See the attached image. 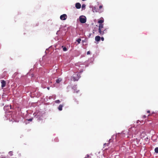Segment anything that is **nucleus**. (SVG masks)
Returning a JSON list of instances; mask_svg holds the SVG:
<instances>
[{
  "mask_svg": "<svg viewBox=\"0 0 158 158\" xmlns=\"http://www.w3.org/2000/svg\"><path fill=\"white\" fill-rule=\"evenodd\" d=\"M96 157L98 158V156H96Z\"/></svg>",
  "mask_w": 158,
  "mask_h": 158,
  "instance_id": "393cba45",
  "label": "nucleus"
},
{
  "mask_svg": "<svg viewBox=\"0 0 158 158\" xmlns=\"http://www.w3.org/2000/svg\"><path fill=\"white\" fill-rule=\"evenodd\" d=\"M49 89H50V88L49 87H47V89H48V90H49Z\"/></svg>",
  "mask_w": 158,
  "mask_h": 158,
  "instance_id": "5701e85b",
  "label": "nucleus"
},
{
  "mask_svg": "<svg viewBox=\"0 0 158 158\" xmlns=\"http://www.w3.org/2000/svg\"><path fill=\"white\" fill-rule=\"evenodd\" d=\"M76 92L77 93H78V92L77 91H76Z\"/></svg>",
  "mask_w": 158,
  "mask_h": 158,
  "instance_id": "a878e982",
  "label": "nucleus"
},
{
  "mask_svg": "<svg viewBox=\"0 0 158 158\" xmlns=\"http://www.w3.org/2000/svg\"><path fill=\"white\" fill-rule=\"evenodd\" d=\"M63 50L64 51H66L67 50V48L65 47H64L63 48Z\"/></svg>",
  "mask_w": 158,
  "mask_h": 158,
  "instance_id": "4468645a",
  "label": "nucleus"
},
{
  "mask_svg": "<svg viewBox=\"0 0 158 158\" xmlns=\"http://www.w3.org/2000/svg\"><path fill=\"white\" fill-rule=\"evenodd\" d=\"M80 77V74L79 73L75 74L73 75L72 79L74 81H77Z\"/></svg>",
  "mask_w": 158,
  "mask_h": 158,
  "instance_id": "f03ea898",
  "label": "nucleus"
},
{
  "mask_svg": "<svg viewBox=\"0 0 158 158\" xmlns=\"http://www.w3.org/2000/svg\"><path fill=\"white\" fill-rule=\"evenodd\" d=\"M1 87L2 88H3L5 87L6 85V82L4 80H2L1 81Z\"/></svg>",
  "mask_w": 158,
  "mask_h": 158,
  "instance_id": "39448f33",
  "label": "nucleus"
},
{
  "mask_svg": "<svg viewBox=\"0 0 158 158\" xmlns=\"http://www.w3.org/2000/svg\"><path fill=\"white\" fill-rule=\"evenodd\" d=\"M101 40L102 41H103L104 40V39L103 37H102L101 38Z\"/></svg>",
  "mask_w": 158,
  "mask_h": 158,
  "instance_id": "6ab92c4d",
  "label": "nucleus"
},
{
  "mask_svg": "<svg viewBox=\"0 0 158 158\" xmlns=\"http://www.w3.org/2000/svg\"><path fill=\"white\" fill-rule=\"evenodd\" d=\"M1 158H5V157H2Z\"/></svg>",
  "mask_w": 158,
  "mask_h": 158,
  "instance_id": "bb28decb",
  "label": "nucleus"
},
{
  "mask_svg": "<svg viewBox=\"0 0 158 158\" xmlns=\"http://www.w3.org/2000/svg\"><path fill=\"white\" fill-rule=\"evenodd\" d=\"M147 112L148 113H150V111L149 110H148Z\"/></svg>",
  "mask_w": 158,
  "mask_h": 158,
  "instance_id": "4be33fe9",
  "label": "nucleus"
},
{
  "mask_svg": "<svg viewBox=\"0 0 158 158\" xmlns=\"http://www.w3.org/2000/svg\"><path fill=\"white\" fill-rule=\"evenodd\" d=\"M104 22V19L102 17L101 18V19L98 20V23H99L98 26V32L99 33V35H103L104 34L106 33V29H105L103 31H102V28H103L104 25L102 23Z\"/></svg>",
  "mask_w": 158,
  "mask_h": 158,
  "instance_id": "f257e3e1",
  "label": "nucleus"
},
{
  "mask_svg": "<svg viewBox=\"0 0 158 158\" xmlns=\"http://www.w3.org/2000/svg\"><path fill=\"white\" fill-rule=\"evenodd\" d=\"M146 116L145 115H144L143 117V118H146Z\"/></svg>",
  "mask_w": 158,
  "mask_h": 158,
  "instance_id": "aec40b11",
  "label": "nucleus"
},
{
  "mask_svg": "<svg viewBox=\"0 0 158 158\" xmlns=\"http://www.w3.org/2000/svg\"><path fill=\"white\" fill-rule=\"evenodd\" d=\"M102 5H100L99 6V10L98 11H97V12H98L99 13H101L103 11V10H100V9H102ZM96 12H97V11H96Z\"/></svg>",
  "mask_w": 158,
  "mask_h": 158,
  "instance_id": "0eeeda50",
  "label": "nucleus"
},
{
  "mask_svg": "<svg viewBox=\"0 0 158 158\" xmlns=\"http://www.w3.org/2000/svg\"><path fill=\"white\" fill-rule=\"evenodd\" d=\"M33 120V118H30V119H27V120L28 121H31Z\"/></svg>",
  "mask_w": 158,
  "mask_h": 158,
  "instance_id": "f3484780",
  "label": "nucleus"
},
{
  "mask_svg": "<svg viewBox=\"0 0 158 158\" xmlns=\"http://www.w3.org/2000/svg\"><path fill=\"white\" fill-rule=\"evenodd\" d=\"M90 54V52L89 51H88L87 53V55H89Z\"/></svg>",
  "mask_w": 158,
  "mask_h": 158,
  "instance_id": "412c9836",
  "label": "nucleus"
},
{
  "mask_svg": "<svg viewBox=\"0 0 158 158\" xmlns=\"http://www.w3.org/2000/svg\"><path fill=\"white\" fill-rule=\"evenodd\" d=\"M87 157H89V156L88 155H87Z\"/></svg>",
  "mask_w": 158,
  "mask_h": 158,
  "instance_id": "b1692460",
  "label": "nucleus"
},
{
  "mask_svg": "<svg viewBox=\"0 0 158 158\" xmlns=\"http://www.w3.org/2000/svg\"><path fill=\"white\" fill-rule=\"evenodd\" d=\"M63 106V105H60L58 107V109L60 111L62 110V107Z\"/></svg>",
  "mask_w": 158,
  "mask_h": 158,
  "instance_id": "1a4fd4ad",
  "label": "nucleus"
},
{
  "mask_svg": "<svg viewBox=\"0 0 158 158\" xmlns=\"http://www.w3.org/2000/svg\"><path fill=\"white\" fill-rule=\"evenodd\" d=\"M62 80L60 78H59L56 80V82L57 83H60Z\"/></svg>",
  "mask_w": 158,
  "mask_h": 158,
  "instance_id": "9d476101",
  "label": "nucleus"
},
{
  "mask_svg": "<svg viewBox=\"0 0 158 158\" xmlns=\"http://www.w3.org/2000/svg\"><path fill=\"white\" fill-rule=\"evenodd\" d=\"M85 4H83L82 6V9H85Z\"/></svg>",
  "mask_w": 158,
  "mask_h": 158,
  "instance_id": "ddd939ff",
  "label": "nucleus"
},
{
  "mask_svg": "<svg viewBox=\"0 0 158 158\" xmlns=\"http://www.w3.org/2000/svg\"><path fill=\"white\" fill-rule=\"evenodd\" d=\"M108 146V144L106 143H105L103 145V148L105 147L106 146Z\"/></svg>",
  "mask_w": 158,
  "mask_h": 158,
  "instance_id": "dca6fc26",
  "label": "nucleus"
},
{
  "mask_svg": "<svg viewBox=\"0 0 158 158\" xmlns=\"http://www.w3.org/2000/svg\"><path fill=\"white\" fill-rule=\"evenodd\" d=\"M79 19L81 23H86V17L84 16H81L79 17Z\"/></svg>",
  "mask_w": 158,
  "mask_h": 158,
  "instance_id": "7ed1b4c3",
  "label": "nucleus"
},
{
  "mask_svg": "<svg viewBox=\"0 0 158 158\" xmlns=\"http://www.w3.org/2000/svg\"><path fill=\"white\" fill-rule=\"evenodd\" d=\"M9 154L10 155L12 156V152L10 151L9 152Z\"/></svg>",
  "mask_w": 158,
  "mask_h": 158,
  "instance_id": "a211bd4d",
  "label": "nucleus"
},
{
  "mask_svg": "<svg viewBox=\"0 0 158 158\" xmlns=\"http://www.w3.org/2000/svg\"><path fill=\"white\" fill-rule=\"evenodd\" d=\"M55 102L56 103H59L60 102V101L59 100H56Z\"/></svg>",
  "mask_w": 158,
  "mask_h": 158,
  "instance_id": "2eb2a0df",
  "label": "nucleus"
},
{
  "mask_svg": "<svg viewBox=\"0 0 158 158\" xmlns=\"http://www.w3.org/2000/svg\"><path fill=\"white\" fill-rule=\"evenodd\" d=\"M101 39V37L99 36H97L95 37V40L97 41H99Z\"/></svg>",
  "mask_w": 158,
  "mask_h": 158,
  "instance_id": "6e6552de",
  "label": "nucleus"
},
{
  "mask_svg": "<svg viewBox=\"0 0 158 158\" xmlns=\"http://www.w3.org/2000/svg\"><path fill=\"white\" fill-rule=\"evenodd\" d=\"M155 152L158 153V147H156L155 148Z\"/></svg>",
  "mask_w": 158,
  "mask_h": 158,
  "instance_id": "f8f14e48",
  "label": "nucleus"
},
{
  "mask_svg": "<svg viewBox=\"0 0 158 158\" xmlns=\"http://www.w3.org/2000/svg\"><path fill=\"white\" fill-rule=\"evenodd\" d=\"M67 18V16L66 14H64L61 15L60 17V19L62 20H66Z\"/></svg>",
  "mask_w": 158,
  "mask_h": 158,
  "instance_id": "20e7f679",
  "label": "nucleus"
},
{
  "mask_svg": "<svg viewBox=\"0 0 158 158\" xmlns=\"http://www.w3.org/2000/svg\"><path fill=\"white\" fill-rule=\"evenodd\" d=\"M81 40V39L80 38H79L77 40V42L78 44L80 43V42Z\"/></svg>",
  "mask_w": 158,
  "mask_h": 158,
  "instance_id": "9b49d317",
  "label": "nucleus"
},
{
  "mask_svg": "<svg viewBox=\"0 0 158 158\" xmlns=\"http://www.w3.org/2000/svg\"><path fill=\"white\" fill-rule=\"evenodd\" d=\"M75 6L77 9H79L81 8V6L79 3H77L75 4Z\"/></svg>",
  "mask_w": 158,
  "mask_h": 158,
  "instance_id": "423d86ee",
  "label": "nucleus"
}]
</instances>
